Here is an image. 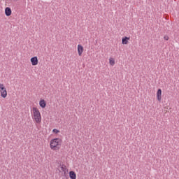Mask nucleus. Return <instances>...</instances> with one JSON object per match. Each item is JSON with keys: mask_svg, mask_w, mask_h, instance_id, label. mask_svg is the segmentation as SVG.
<instances>
[{"mask_svg": "<svg viewBox=\"0 0 179 179\" xmlns=\"http://www.w3.org/2000/svg\"><path fill=\"white\" fill-rule=\"evenodd\" d=\"M78 52L79 56H82V52H83V46L81 45H78Z\"/></svg>", "mask_w": 179, "mask_h": 179, "instance_id": "7", "label": "nucleus"}, {"mask_svg": "<svg viewBox=\"0 0 179 179\" xmlns=\"http://www.w3.org/2000/svg\"><path fill=\"white\" fill-rule=\"evenodd\" d=\"M64 173V177H66V176H68V174H69V171H68V170L67 171H64V172H63Z\"/></svg>", "mask_w": 179, "mask_h": 179, "instance_id": "14", "label": "nucleus"}, {"mask_svg": "<svg viewBox=\"0 0 179 179\" xmlns=\"http://www.w3.org/2000/svg\"><path fill=\"white\" fill-rule=\"evenodd\" d=\"M157 97L158 101H162V89H158L157 92Z\"/></svg>", "mask_w": 179, "mask_h": 179, "instance_id": "5", "label": "nucleus"}, {"mask_svg": "<svg viewBox=\"0 0 179 179\" xmlns=\"http://www.w3.org/2000/svg\"><path fill=\"white\" fill-rule=\"evenodd\" d=\"M31 62L34 66H36V65L38 64V59L37 58V57H34L31 58Z\"/></svg>", "mask_w": 179, "mask_h": 179, "instance_id": "4", "label": "nucleus"}, {"mask_svg": "<svg viewBox=\"0 0 179 179\" xmlns=\"http://www.w3.org/2000/svg\"><path fill=\"white\" fill-rule=\"evenodd\" d=\"M69 177L71 179H76V173L73 171L69 172Z\"/></svg>", "mask_w": 179, "mask_h": 179, "instance_id": "9", "label": "nucleus"}, {"mask_svg": "<svg viewBox=\"0 0 179 179\" xmlns=\"http://www.w3.org/2000/svg\"><path fill=\"white\" fill-rule=\"evenodd\" d=\"M34 119L37 124H40L41 122V114L40 113V110L37 109V108L34 107L32 108Z\"/></svg>", "mask_w": 179, "mask_h": 179, "instance_id": "1", "label": "nucleus"}, {"mask_svg": "<svg viewBox=\"0 0 179 179\" xmlns=\"http://www.w3.org/2000/svg\"><path fill=\"white\" fill-rule=\"evenodd\" d=\"M164 40H166V41L169 40V36H166L164 37Z\"/></svg>", "mask_w": 179, "mask_h": 179, "instance_id": "15", "label": "nucleus"}, {"mask_svg": "<svg viewBox=\"0 0 179 179\" xmlns=\"http://www.w3.org/2000/svg\"><path fill=\"white\" fill-rule=\"evenodd\" d=\"M39 105H40V107H41V108H45V106H47V103L44 99H42L40 101Z\"/></svg>", "mask_w": 179, "mask_h": 179, "instance_id": "8", "label": "nucleus"}, {"mask_svg": "<svg viewBox=\"0 0 179 179\" xmlns=\"http://www.w3.org/2000/svg\"><path fill=\"white\" fill-rule=\"evenodd\" d=\"M0 92L3 99H6V96H8V92H6V88L3 84H0Z\"/></svg>", "mask_w": 179, "mask_h": 179, "instance_id": "3", "label": "nucleus"}, {"mask_svg": "<svg viewBox=\"0 0 179 179\" xmlns=\"http://www.w3.org/2000/svg\"><path fill=\"white\" fill-rule=\"evenodd\" d=\"M52 132H54V134H58V133H59V130H58V129H54L52 130Z\"/></svg>", "mask_w": 179, "mask_h": 179, "instance_id": "13", "label": "nucleus"}, {"mask_svg": "<svg viewBox=\"0 0 179 179\" xmlns=\"http://www.w3.org/2000/svg\"><path fill=\"white\" fill-rule=\"evenodd\" d=\"M59 145H61V139L59 138H54L50 141V148L53 150H57V149H59Z\"/></svg>", "mask_w": 179, "mask_h": 179, "instance_id": "2", "label": "nucleus"}, {"mask_svg": "<svg viewBox=\"0 0 179 179\" xmlns=\"http://www.w3.org/2000/svg\"><path fill=\"white\" fill-rule=\"evenodd\" d=\"M128 40H129V37H124V38H122V44H128Z\"/></svg>", "mask_w": 179, "mask_h": 179, "instance_id": "10", "label": "nucleus"}, {"mask_svg": "<svg viewBox=\"0 0 179 179\" xmlns=\"http://www.w3.org/2000/svg\"><path fill=\"white\" fill-rule=\"evenodd\" d=\"M5 14H6V16H10L12 15V10L10 9V8L9 7L6 8Z\"/></svg>", "mask_w": 179, "mask_h": 179, "instance_id": "6", "label": "nucleus"}, {"mask_svg": "<svg viewBox=\"0 0 179 179\" xmlns=\"http://www.w3.org/2000/svg\"><path fill=\"white\" fill-rule=\"evenodd\" d=\"M61 170L63 173H64L65 171H66L68 170V169H66V166L62 164L61 166Z\"/></svg>", "mask_w": 179, "mask_h": 179, "instance_id": "12", "label": "nucleus"}, {"mask_svg": "<svg viewBox=\"0 0 179 179\" xmlns=\"http://www.w3.org/2000/svg\"><path fill=\"white\" fill-rule=\"evenodd\" d=\"M109 64L110 65H111L112 66H114V65L115 64V60H114L112 57H110L109 59Z\"/></svg>", "mask_w": 179, "mask_h": 179, "instance_id": "11", "label": "nucleus"}, {"mask_svg": "<svg viewBox=\"0 0 179 179\" xmlns=\"http://www.w3.org/2000/svg\"><path fill=\"white\" fill-rule=\"evenodd\" d=\"M13 1H17V0H13Z\"/></svg>", "mask_w": 179, "mask_h": 179, "instance_id": "16", "label": "nucleus"}]
</instances>
